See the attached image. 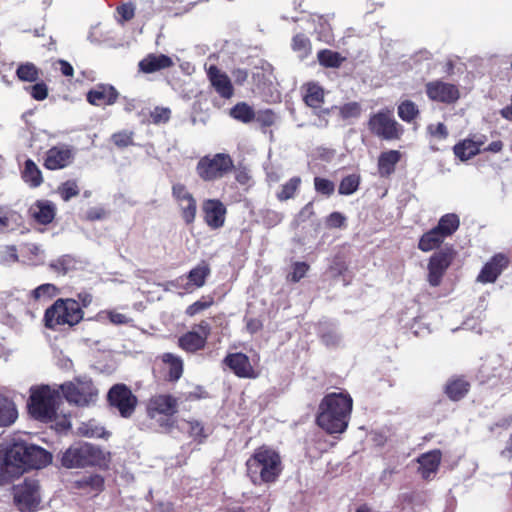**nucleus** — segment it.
I'll return each mask as SVG.
<instances>
[{"instance_id":"26","label":"nucleus","mask_w":512,"mask_h":512,"mask_svg":"<svg viewBox=\"0 0 512 512\" xmlns=\"http://www.w3.org/2000/svg\"><path fill=\"white\" fill-rule=\"evenodd\" d=\"M400 159L401 153L397 150L382 152L378 158V172L380 176L387 177L391 175Z\"/></svg>"},{"instance_id":"25","label":"nucleus","mask_w":512,"mask_h":512,"mask_svg":"<svg viewBox=\"0 0 512 512\" xmlns=\"http://www.w3.org/2000/svg\"><path fill=\"white\" fill-rule=\"evenodd\" d=\"M22 180L30 187L37 188L43 183V175L37 164L27 159L21 169Z\"/></svg>"},{"instance_id":"28","label":"nucleus","mask_w":512,"mask_h":512,"mask_svg":"<svg viewBox=\"0 0 512 512\" xmlns=\"http://www.w3.org/2000/svg\"><path fill=\"white\" fill-rule=\"evenodd\" d=\"M484 144L483 140L465 139L456 144L453 148L454 154L461 161H466L480 152V147Z\"/></svg>"},{"instance_id":"41","label":"nucleus","mask_w":512,"mask_h":512,"mask_svg":"<svg viewBox=\"0 0 512 512\" xmlns=\"http://www.w3.org/2000/svg\"><path fill=\"white\" fill-rule=\"evenodd\" d=\"M209 273L210 269L208 268L207 265H198L189 272V283L198 288L202 287L205 284L206 278L209 275Z\"/></svg>"},{"instance_id":"20","label":"nucleus","mask_w":512,"mask_h":512,"mask_svg":"<svg viewBox=\"0 0 512 512\" xmlns=\"http://www.w3.org/2000/svg\"><path fill=\"white\" fill-rule=\"evenodd\" d=\"M174 66V61L171 57L164 54H148L138 64L139 70L143 73H154L162 69Z\"/></svg>"},{"instance_id":"17","label":"nucleus","mask_w":512,"mask_h":512,"mask_svg":"<svg viewBox=\"0 0 512 512\" xmlns=\"http://www.w3.org/2000/svg\"><path fill=\"white\" fill-rule=\"evenodd\" d=\"M203 212L206 224L212 229H218L225 223L226 207L216 199L203 202Z\"/></svg>"},{"instance_id":"14","label":"nucleus","mask_w":512,"mask_h":512,"mask_svg":"<svg viewBox=\"0 0 512 512\" xmlns=\"http://www.w3.org/2000/svg\"><path fill=\"white\" fill-rule=\"evenodd\" d=\"M452 258L453 254L450 249L439 251L431 256L428 264V282L430 285L436 287L440 284Z\"/></svg>"},{"instance_id":"24","label":"nucleus","mask_w":512,"mask_h":512,"mask_svg":"<svg viewBox=\"0 0 512 512\" xmlns=\"http://www.w3.org/2000/svg\"><path fill=\"white\" fill-rule=\"evenodd\" d=\"M506 264L507 259L505 256L497 255L493 257V259L483 267L478 276V281L482 283L494 282Z\"/></svg>"},{"instance_id":"40","label":"nucleus","mask_w":512,"mask_h":512,"mask_svg":"<svg viewBox=\"0 0 512 512\" xmlns=\"http://www.w3.org/2000/svg\"><path fill=\"white\" fill-rule=\"evenodd\" d=\"M16 74L21 81L35 82L39 78L38 68L30 62L19 65Z\"/></svg>"},{"instance_id":"58","label":"nucleus","mask_w":512,"mask_h":512,"mask_svg":"<svg viewBox=\"0 0 512 512\" xmlns=\"http://www.w3.org/2000/svg\"><path fill=\"white\" fill-rule=\"evenodd\" d=\"M186 426L184 429H186L189 434L194 438H201L204 437L203 433V427L198 421H187Z\"/></svg>"},{"instance_id":"4","label":"nucleus","mask_w":512,"mask_h":512,"mask_svg":"<svg viewBox=\"0 0 512 512\" xmlns=\"http://www.w3.org/2000/svg\"><path fill=\"white\" fill-rule=\"evenodd\" d=\"M109 460V454L88 443L70 447L62 457V465L66 468H81L90 465L103 466Z\"/></svg>"},{"instance_id":"50","label":"nucleus","mask_w":512,"mask_h":512,"mask_svg":"<svg viewBox=\"0 0 512 512\" xmlns=\"http://www.w3.org/2000/svg\"><path fill=\"white\" fill-rule=\"evenodd\" d=\"M213 304V299L211 297L203 298L198 300L187 307L186 314L189 316H195L200 312L208 309Z\"/></svg>"},{"instance_id":"36","label":"nucleus","mask_w":512,"mask_h":512,"mask_svg":"<svg viewBox=\"0 0 512 512\" xmlns=\"http://www.w3.org/2000/svg\"><path fill=\"white\" fill-rule=\"evenodd\" d=\"M75 261L69 255H63L49 263V268L57 275H65L74 268Z\"/></svg>"},{"instance_id":"33","label":"nucleus","mask_w":512,"mask_h":512,"mask_svg":"<svg viewBox=\"0 0 512 512\" xmlns=\"http://www.w3.org/2000/svg\"><path fill=\"white\" fill-rule=\"evenodd\" d=\"M444 239L445 238L433 228L420 238L418 247L420 250L428 252L440 246Z\"/></svg>"},{"instance_id":"3","label":"nucleus","mask_w":512,"mask_h":512,"mask_svg":"<svg viewBox=\"0 0 512 512\" xmlns=\"http://www.w3.org/2000/svg\"><path fill=\"white\" fill-rule=\"evenodd\" d=\"M83 311L76 300L58 299L49 307L44 316L45 325L50 329H57L59 326H74L83 319Z\"/></svg>"},{"instance_id":"43","label":"nucleus","mask_w":512,"mask_h":512,"mask_svg":"<svg viewBox=\"0 0 512 512\" xmlns=\"http://www.w3.org/2000/svg\"><path fill=\"white\" fill-rule=\"evenodd\" d=\"M301 184L299 177H293L288 182L282 185L281 190L277 193V198L280 201H285L294 196Z\"/></svg>"},{"instance_id":"52","label":"nucleus","mask_w":512,"mask_h":512,"mask_svg":"<svg viewBox=\"0 0 512 512\" xmlns=\"http://www.w3.org/2000/svg\"><path fill=\"white\" fill-rule=\"evenodd\" d=\"M171 116V110L166 107H156L151 111L150 117L154 124L166 123Z\"/></svg>"},{"instance_id":"27","label":"nucleus","mask_w":512,"mask_h":512,"mask_svg":"<svg viewBox=\"0 0 512 512\" xmlns=\"http://www.w3.org/2000/svg\"><path fill=\"white\" fill-rule=\"evenodd\" d=\"M55 211V205L48 200H39L31 207L33 217L41 224L52 222Z\"/></svg>"},{"instance_id":"18","label":"nucleus","mask_w":512,"mask_h":512,"mask_svg":"<svg viewBox=\"0 0 512 512\" xmlns=\"http://www.w3.org/2000/svg\"><path fill=\"white\" fill-rule=\"evenodd\" d=\"M11 452L12 444L0 445V484L8 483L18 476L15 458Z\"/></svg>"},{"instance_id":"48","label":"nucleus","mask_w":512,"mask_h":512,"mask_svg":"<svg viewBox=\"0 0 512 512\" xmlns=\"http://www.w3.org/2000/svg\"><path fill=\"white\" fill-rule=\"evenodd\" d=\"M58 294V288L50 283L42 284L33 291L36 299H49Z\"/></svg>"},{"instance_id":"16","label":"nucleus","mask_w":512,"mask_h":512,"mask_svg":"<svg viewBox=\"0 0 512 512\" xmlns=\"http://www.w3.org/2000/svg\"><path fill=\"white\" fill-rule=\"evenodd\" d=\"M74 153L68 146H55L46 152L44 166L49 170L62 169L72 163Z\"/></svg>"},{"instance_id":"15","label":"nucleus","mask_w":512,"mask_h":512,"mask_svg":"<svg viewBox=\"0 0 512 512\" xmlns=\"http://www.w3.org/2000/svg\"><path fill=\"white\" fill-rule=\"evenodd\" d=\"M198 331H190L179 338V346L187 352H195L204 348L208 335L210 334V325L202 321L198 325Z\"/></svg>"},{"instance_id":"47","label":"nucleus","mask_w":512,"mask_h":512,"mask_svg":"<svg viewBox=\"0 0 512 512\" xmlns=\"http://www.w3.org/2000/svg\"><path fill=\"white\" fill-rule=\"evenodd\" d=\"M309 270V265L305 262H295L292 265V270L288 274L287 279L292 282H299Z\"/></svg>"},{"instance_id":"38","label":"nucleus","mask_w":512,"mask_h":512,"mask_svg":"<svg viewBox=\"0 0 512 512\" xmlns=\"http://www.w3.org/2000/svg\"><path fill=\"white\" fill-rule=\"evenodd\" d=\"M291 46L300 59L306 58L311 53V42L304 34L295 35Z\"/></svg>"},{"instance_id":"51","label":"nucleus","mask_w":512,"mask_h":512,"mask_svg":"<svg viewBox=\"0 0 512 512\" xmlns=\"http://www.w3.org/2000/svg\"><path fill=\"white\" fill-rule=\"evenodd\" d=\"M58 192L64 201H68L79 194V188L76 182L67 181L58 188Z\"/></svg>"},{"instance_id":"56","label":"nucleus","mask_w":512,"mask_h":512,"mask_svg":"<svg viewBox=\"0 0 512 512\" xmlns=\"http://www.w3.org/2000/svg\"><path fill=\"white\" fill-rule=\"evenodd\" d=\"M360 112L361 108L357 102L346 103L340 108V113L343 118L358 117Z\"/></svg>"},{"instance_id":"57","label":"nucleus","mask_w":512,"mask_h":512,"mask_svg":"<svg viewBox=\"0 0 512 512\" xmlns=\"http://www.w3.org/2000/svg\"><path fill=\"white\" fill-rule=\"evenodd\" d=\"M428 132L431 136L438 139H446L448 137V131L446 126L443 123L430 124L427 127Z\"/></svg>"},{"instance_id":"22","label":"nucleus","mask_w":512,"mask_h":512,"mask_svg":"<svg viewBox=\"0 0 512 512\" xmlns=\"http://www.w3.org/2000/svg\"><path fill=\"white\" fill-rule=\"evenodd\" d=\"M224 362L238 377H254V370L250 364L249 358L245 354H229L224 359Z\"/></svg>"},{"instance_id":"61","label":"nucleus","mask_w":512,"mask_h":512,"mask_svg":"<svg viewBox=\"0 0 512 512\" xmlns=\"http://www.w3.org/2000/svg\"><path fill=\"white\" fill-rule=\"evenodd\" d=\"M135 12V8L132 4H124L118 8V13L121 15L122 19L128 21L133 18Z\"/></svg>"},{"instance_id":"45","label":"nucleus","mask_w":512,"mask_h":512,"mask_svg":"<svg viewBox=\"0 0 512 512\" xmlns=\"http://www.w3.org/2000/svg\"><path fill=\"white\" fill-rule=\"evenodd\" d=\"M417 114H418L417 107L411 101H404L398 107V115L404 121H407V122L412 121L416 117Z\"/></svg>"},{"instance_id":"42","label":"nucleus","mask_w":512,"mask_h":512,"mask_svg":"<svg viewBox=\"0 0 512 512\" xmlns=\"http://www.w3.org/2000/svg\"><path fill=\"white\" fill-rule=\"evenodd\" d=\"M230 115L239 121L244 123L250 122L254 118L253 109L246 103L236 104L230 111Z\"/></svg>"},{"instance_id":"46","label":"nucleus","mask_w":512,"mask_h":512,"mask_svg":"<svg viewBox=\"0 0 512 512\" xmlns=\"http://www.w3.org/2000/svg\"><path fill=\"white\" fill-rule=\"evenodd\" d=\"M359 186V176L349 175L345 177L339 185V193L343 195H350L354 193Z\"/></svg>"},{"instance_id":"21","label":"nucleus","mask_w":512,"mask_h":512,"mask_svg":"<svg viewBox=\"0 0 512 512\" xmlns=\"http://www.w3.org/2000/svg\"><path fill=\"white\" fill-rule=\"evenodd\" d=\"M442 453L440 450H432L420 455L417 459L419 463V473L424 479H430L438 471Z\"/></svg>"},{"instance_id":"13","label":"nucleus","mask_w":512,"mask_h":512,"mask_svg":"<svg viewBox=\"0 0 512 512\" xmlns=\"http://www.w3.org/2000/svg\"><path fill=\"white\" fill-rule=\"evenodd\" d=\"M426 93L430 100L446 104L454 103L460 97L455 85L438 80L426 84Z\"/></svg>"},{"instance_id":"55","label":"nucleus","mask_w":512,"mask_h":512,"mask_svg":"<svg viewBox=\"0 0 512 512\" xmlns=\"http://www.w3.org/2000/svg\"><path fill=\"white\" fill-rule=\"evenodd\" d=\"M172 194L176 201L181 202H189V199L193 197V195L187 190V188L180 183L174 184L172 187Z\"/></svg>"},{"instance_id":"35","label":"nucleus","mask_w":512,"mask_h":512,"mask_svg":"<svg viewBox=\"0 0 512 512\" xmlns=\"http://www.w3.org/2000/svg\"><path fill=\"white\" fill-rule=\"evenodd\" d=\"M317 57L319 63L322 66L330 68L340 67L345 60V57H343L340 53L327 49L319 51Z\"/></svg>"},{"instance_id":"37","label":"nucleus","mask_w":512,"mask_h":512,"mask_svg":"<svg viewBox=\"0 0 512 512\" xmlns=\"http://www.w3.org/2000/svg\"><path fill=\"white\" fill-rule=\"evenodd\" d=\"M22 224V217L15 211H8L0 215V232L13 231Z\"/></svg>"},{"instance_id":"31","label":"nucleus","mask_w":512,"mask_h":512,"mask_svg":"<svg viewBox=\"0 0 512 512\" xmlns=\"http://www.w3.org/2000/svg\"><path fill=\"white\" fill-rule=\"evenodd\" d=\"M18 413L15 404L6 399H0V426H8L17 419Z\"/></svg>"},{"instance_id":"53","label":"nucleus","mask_w":512,"mask_h":512,"mask_svg":"<svg viewBox=\"0 0 512 512\" xmlns=\"http://www.w3.org/2000/svg\"><path fill=\"white\" fill-rule=\"evenodd\" d=\"M28 92L32 96L33 99L37 101H42L48 96V88L47 85L43 82L36 83L27 88Z\"/></svg>"},{"instance_id":"64","label":"nucleus","mask_w":512,"mask_h":512,"mask_svg":"<svg viewBox=\"0 0 512 512\" xmlns=\"http://www.w3.org/2000/svg\"><path fill=\"white\" fill-rule=\"evenodd\" d=\"M322 339H323L324 343L326 345H328V346L335 345L340 340L338 334L336 332H334V331L329 332V333L323 335Z\"/></svg>"},{"instance_id":"12","label":"nucleus","mask_w":512,"mask_h":512,"mask_svg":"<svg viewBox=\"0 0 512 512\" xmlns=\"http://www.w3.org/2000/svg\"><path fill=\"white\" fill-rule=\"evenodd\" d=\"M108 401L124 418L130 417L136 408L137 397L125 384H115L108 392Z\"/></svg>"},{"instance_id":"7","label":"nucleus","mask_w":512,"mask_h":512,"mask_svg":"<svg viewBox=\"0 0 512 512\" xmlns=\"http://www.w3.org/2000/svg\"><path fill=\"white\" fill-rule=\"evenodd\" d=\"M60 388L66 400L77 406H89L98 398V389L87 377L76 378L74 381L62 384Z\"/></svg>"},{"instance_id":"63","label":"nucleus","mask_w":512,"mask_h":512,"mask_svg":"<svg viewBox=\"0 0 512 512\" xmlns=\"http://www.w3.org/2000/svg\"><path fill=\"white\" fill-rule=\"evenodd\" d=\"M25 249L27 250V252H29L31 255H33L35 259L42 258L43 254H44L43 249L39 245L34 244V243L26 244Z\"/></svg>"},{"instance_id":"1","label":"nucleus","mask_w":512,"mask_h":512,"mask_svg":"<svg viewBox=\"0 0 512 512\" xmlns=\"http://www.w3.org/2000/svg\"><path fill=\"white\" fill-rule=\"evenodd\" d=\"M353 400L346 393H330L319 404L317 424L329 434L343 433L348 427Z\"/></svg>"},{"instance_id":"60","label":"nucleus","mask_w":512,"mask_h":512,"mask_svg":"<svg viewBox=\"0 0 512 512\" xmlns=\"http://www.w3.org/2000/svg\"><path fill=\"white\" fill-rule=\"evenodd\" d=\"M106 315L111 323L121 325V324H127L129 322V318L122 314L115 311H107Z\"/></svg>"},{"instance_id":"39","label":"nucleus","mask_w":512,"mask_h":512,"mask_svg":"<svg viewBox=\"0 0 512 512\" xmlns=\"http://www.w3.org/2000/svg\"><path fill=\"white\" fill-rule=\"evenodd\" d=\"M79 434L85 437H103L105 435V429L96 420H89L83 422L78 427Z\"/></svg>"},{"instance_id":"11","label":"nucleus","mask_w":512,"mask_h":512,"mask_svg":"<svg viewBox=\"0 0 512 512\" xmlns=\"http://www.w3.org/2000/svg\"><path fill=\"white\" fill-rule=\"evenodd\" d=\"M14 503L21 512L34 511L40 503L38 482L29 479L15 486Z\"/></svg>"},{"instance_id":"62","label":"nucleus","mask_w":512,"mask_h":512,"mask_svg":"<svg viewBox=\"0 0 512 512\" xmlns=\"http://www.w3.org/2000/svg\"><path fill=\"white\" fill-rule=\"evenodd\" d=\"M345 221V217L339 212H333L327 219V224L330 227H341Z\"/></svg>"},{"instance_id":"2","label":"nucleus","mask_w":512,"mask_h":512,"mask_svg":"<svg viewBox=\"0 0 512 512\" xmlns=\"http://www.w3.org/2000/svg\"><path fill=\"white\" fill-rule=\"evenodd\" d=\"M247 476L254 485L274 483L282 472V461L274 449L261 446L246 461Z\"/></svg>"},{"instance_id":"44","label":"nucleus","mask_w":512,"mask_h":512,"mask_svg":"<svg viewBox=\"0 0 512 512\" xmlns=\"http://www.w3.org/2000/svg\"><path fill=\"white\" fill-rule=\"evenodd\" d=\"M178 205L181 209L184 221L187 224L193 223L197 212V204L195 198L192 197L189 199V202H181Z\"/></svg>"},{"instance_id":"23","label":"nucleus","mask_w":512,"mask_h":512,"mask_svg":"<svg viewBox=\"0 0 512 512\" xmlns=\"http://www.w3.org/2000/svg\"><path fill=\"white\" fill-rule=\"evenodd\" d=\"M118 93L114 87L98 85L87 94V101L95 106L112 105L117 100Z\"/></svg>"},{"instance_id":"8","label":"nucleus","mask_w":512,"mask_h":512,"mask_svg":"<svg viewBox=\"0 0 512 512\" xmlns=\"http://www.w3.org/2000/svg\"><path fill=\"white\" fill-rule=\"evenodd\" d=\"M178 411V400L169 394H159L151 397L147 404V414L164 429L173 426L172 417Z\"/></svg>"},{"instance_id":"29","label":"nucleus","mask_w":512,"mask_h":512,"mask_svg":"<svg viewBox=\"0 0 512 512\" xmlns=\"http://www.w3.org/2000/svg\"><path fill=\"white\" fill-rule=\"evenodd\" d=\"M303 89L305 103L315 110L321 108L324 102V90L322 87L316 83H307Z\"/></svg>"},{"instance_id":"32","label":"nucleus","mask_w":512,"mask_h":512,"mask_svg":"<svg viewBox=\"0 0 512 512\" xmlns=\"http://www.w3.org/2000/svg\"><path fill=\"white\" fill-rule=\"evenodd\" d=\"M459 227V218L456 214L442 216L435 229L444 237L452 235Z\"/></svg>"},{"instance_id":"34","label":"nucleus","mask_w":512,"mask_h":512,"mask_svg":"<svg viewBox=\"0 0 512 512\" xmlns=\"http://www.w3.org/2000/svg\"><path fill=\"white\" fill-rule=\"evenodd\" d=\"M469 383L464 379H454L448 382L446 385V393L448 397L454 401H457L465 396L468 392Z\"/></svg>"},{"instance_id":"49","label":"nucleus","mask_w":512,"mask_h":512,"mask_svg":"<svg viewBox=\"0 0 512 512\" xmlns=\"http://www.w3.org/2000/svg\"><path fill=\"white\" fill-rule=\"evenodd\" d=\"M112 142L119 148L128 147L133 144V132L120 131L111 136Z\"/></svg>"},{"instance_id":"19","label":"nucleus","mask_w":512,"mask_h":512,"mask_svg":"<svg viewBox=\"0 0 512 512\" xmlns=\"http://www.w3.org/2000/svg\"><path fill=\"white\" fill-rule=\"evenodd\" d=\"M207 74L212 86L221 97L226 99L232 97L233 86L227 74L219 70L216 66H210Z\"/></svg>"},{"instance_id":"59","label":"nucleus","mask_w":512,"mask_h":512,"mask_svg":"<svg viewBox=\"0 0 512 512\" xmlns=\"http://www.w3.org/2000/svg\"><path fill=\"white\" fill-rule=\"evenodd\" d=\"M17 261V253L15 247H5L1 251V262L3 264H11Z\"/></svg>"},{"instance_id":"10","label":"nucleus","mask_w":512,"mask_h":512,"mask_svg":"<svg viewBox=\"0 0 512 512\" xmlns=\"http://www.w3.org/2000/svg\"><path fill=\"white\" fill-rule=\"evenodd\" d=\"M233 168L231 157L224 153L201 158L197 164V173L205 181L223 177Z\"/></svg>"},{"instance_id":"5","label":"nucleus","mask_w":512,"mask_h":512,"mask_svg":"<svg viewBox=\"0 0 512 512\" xmlns=\"http://www.w3.org/2000/svg\"><path fill=\"white\" fill-rule=\"evenodd\" d=\"M60 397L48 386L32 390L29 409L31 414L42 421H54L58 418Z\"/></svg>"},{"instance_id":"6","label":"nucleus","mask_w":512,"mask_h":512,"mask_svg":"<svg viewBox=\"0 0 512 512\" xmlns=\"http://www.w3.org/2000/svg\"><path fill=\"white\" fill-rule=\"evenodd\" d=\"M11 453L15 458L18 476L30 468H42L52 460L51 454L43 448L25 443L12 444Z\"/></svg>"},{"instance_id":"54","label":"nucleus","mask_w":512,"mask_h":512,"mask_svg":"<svg viewBox=\"0 0 512 512\" xmlns=\"http://www.w3.org/2000/svg\"><path fill=\"white\" fill-rule=\"evenodd\" d=\"M314 186L317 192L324 195H331L334 192V183L328 179L316 177L314 179Z\"/></svg>"},{"instance_id":"9","label":"nucleus","mask_w":512,"mask_h":512,"mask_svg":"<svg viewBox=\"0 0 512 512\" xmlns=\"http://www.w3.org/2000/svg\"><path fill=\"white\" fill-rule=\"evenodd\" d=\"M368 129L384 140H397L403 134L402 126L395 120L392 110L383 109L370 116Z\"/></svg>"},{"instance_id":"30","label":"nucleus","mask_w":512,"mask_h":512,"mask_svg":"<svg viewBox=\"0 0 512 512\" xmlns=\"http://www.w3.org/2000/svg\"><path fill=\"white\" fill-rule=\"evenodd\" d=\"M162 360L167 365L169 380L177 381L183 373L182 359L174 354L165 353L162 356Z\"/></svg>"}]
</instances>
